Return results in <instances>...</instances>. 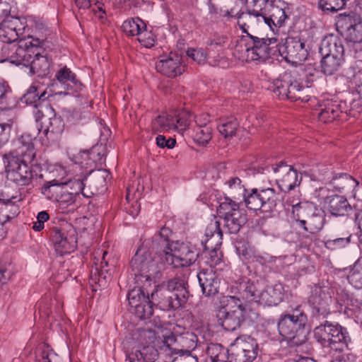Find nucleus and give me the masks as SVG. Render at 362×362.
<instances>
[{
	"mask_svg": "<svg viewBox=\"0 0 362 362\" xmlns=\"http://www.w3.org/2000/svg\"><path fill=\"white\" fill-rule=\"evenodd\" d=\"M291 14L289 4L284 0H265L264 6L259 10H252L242 13L238 16L243 21L241 27L247 33L245 27H256L267 25L272 30L282 27Z\"/></svg>",
	"mask_w": 362,
	"mask_h": 362,
	"instance_id": "nucleus-1",
	"label": "nucleus"
},
{
	"mask_svg": "<svg viewBox=\"0 0 362 362\" xmlns=\"http://www.w3.org/2000/svg\"><path fill=\"white\" fill-rule=\"evenodd\" d=\"M308 317L301 305L291 306L288 314L281 316L278 321V330L291 346H298L308 339V330L305 327Z\"/></svg>",
	"mask_w": 362,
	"mask_h": 362,
	"instance_id": "nucleus-2",
	"label": "nucleus"
},
{
	"mask_svg": "<svg viewBox=\"0 0 362 362\" xmlns=\"http://www.w3.org/2000/svg\"><path fill=\"white\" fill-rule=\"evenodd\" d=\"M189 296L187 283L184 279L175 277L161 285L151 293V297L156 300L158 298V304L163 310H176L183 307Z\"/></svg>",
	"mask_w": 362,
	"mask_h": 362,
	"instance_id": "nucleus-3",
	"label": "nucleus"
},
{
	"mask_svg": "<svg viewBox=\"0 0 362 362\" xmlns=\"http://www.w3.org/2000/svg\"><path fill=\"white\" fill-rule=\"evenodd\" d=\"M134 339L139 343L138 349L129 354L130 362H154L161 350L160 346L164 342L156 337V332L151 329L139 328L134 334Z\"/></svg>",
	"mask_w": 362,
	"mask_h": 362,
	"instance_id": "nucleus-4",
	"label": "nucleus"
},
{
	"mask_svg": "<svg viewBox=\"0 0 362 362\" xmlns=\"http://www.w3.org/2000/svg\"><path fill=\"white\" fill-rule=\"evenodd\" d=\"M150 240H146L139 247L130 262L131 269L135 276L136 284L151 286L158 273V267L148 249Z\"/></svg>",
	"mask_w": 362,
	"mask_h": 362,
	"instance_id": "nucleus-5",
	"label": "nucleus"
},
{
	"mask_svg": "<svg viewBox=\"0 0 362 362\" xmlns=\"http://www.w3.org/2000/svg\"><path fill=\"white\" fill-rule=\"evenodd\" d=\"M221 308L217 317L226 331L233 332L240 328L245 321V307L240 298L226 296L220 299Z\"/></svg>",
	"mask_w": 362,
	"mask_h": 362,
	"instance_id": "nucleus-6",
	"label": "nucleus"
},
{
	"mask_svg": "<svg viewBox=\"0 0 362 362\" xmlns=\"http://www.w3.org/2000/svg\"><path fill=\"white\" fill-rule=\"evenodd\" d=\"M199 255V251L194 245L178 240L168 243L164 251L165 262L174 268L190 267L197 261Z\"/></svg>",
	"mask_w": 362,
	"mask_h": 362,
	"instance_id": "nucleus-7",
	"label": "nucleus"
},
{
	"mask_svg": "<svg viewBox=\"0 0 362 362\" xmlns=\"http://www.w3.org/2000/svg\"><path fill=\"white\" fill-rule=\"evenodd\" d=\"M222 232L220 223L216 219H213L208 224L205 231V239L202 240V245L205 250H209L205 255L206 263L209 269L215 268L223 264V255L219 249L221 245Z\"/></svg>",
	"mask_w": 362,
	"mask_h": 362,
	"instance_id": "nucleus-8",
	"label": "nucleus"
},
{
	"mask_svg": "<svg viewBox=\"0 0 362 362\" xmlns=\"http://www.w3.org/2000/svg\"><path fill=\"white\" fill-rule=\"evenodd\" d=\"M31 40L26 42L21 40L18 44L8 43L1 48L2 61H8L16 65H26L30 62L32 54L35 53L34 48H37L44 39L30 37Z\"/></svg>",
	"mask_w": 362,
	"mask_h": 362,
	"instance_id": "nucleus-9",
	"label": "nucleus"
},
{
	"mask_svg": "<svg viewBox=\"0 0 362 362\" xmlns=\"http://www.w3.org/2000/svg\"><path fill=\"white\" fill-rule=\"evenodd\" d=\"M37 134L25 132L13 143V149L4 155V162L31 163L35 157L33 141Z\"/></svg>",
	"mask_w": 362,
	"mask_h": 362,
	"instance_id": "nucleus-10",
	"label": "nucleus"
},
{
	"mask_svg": "<svg viewBox=\"0 0 362 362\" xmlns=\"http://www.w3.org/2000/svg\"><path fill=\"white\" fill-rule=\"evenodd\" d=\"M243 199L250 210H259L262 213L272 211L279 201V194L272 188L261 190L253 189L247 195L245 193Z\"/></svg>",
	"mask_w": 362,
	"mask_h": 362,
	"instance_id": "nucleus-11",
	"label": "nucleus"
},
{
	"mask_svg": "<svg viewBox=\"0 0 362 362\" xmlns=\"http://www.w3.org/2000/svg\"><path fill=\"white\" fill-rule=\"evenodd\" d=\"M127 295V300L132 311L140 319L150 318L153 313L151 301L149 298L150 292L148 288L151 286L136 284Z\"/></svg>",
	"mask_w": 362,
	"mask_h": 362,
	"instance_id": "nucleus-12",
	"label": "nucleus"
},
{
	"mask_svg": "<svg viewBox=\"0 0 362 362\" xmlns=\"http://www.w3.org/2000/svg\"><path fill=\"white\" fill-rule=\"evenodd\" d=\"M314 336L317 341L324 346L341 344L340 349H343V346L346 347L350 341V337L345 328L328 321L315 328Z\"/></svg>",
	"mask_w": 362,
	"mask_h": 362,
	"instance_id": "nucleus-13",
	"label": "nucleus"
},
{
	"mask_svg": "<svg viewBox=\"0 0 362 362\" xmlns=\"http://www.w3.org/2000/svg\"><path fill=\"white\" fill-rule=\"evenodd\" d=\"M248 40H242L241 44L246 41L245 47L247 57L252 61H265L276 52V47L271 46L276 42V39L259 38L247 33Z\"/></svg>",
	"mask_w": 362,
	"mask_h": 362,
	"instance_id": "nucleus-14",
	"label": "nucleus"
},
{
	"mask_svg": "<svg viewBox=\"0 0 362 362\" xmlns=\"http://www.w3.org/2000/svg\"><path fill=\"white\" fill-rule=\"evenodd\" d=\"M229 362H252L257 356L258 345L250 336L237 337L230 346Z\"/></svg>",
	"mask_w": 362,
	"mask_h": 362,
	"instance_id": "nucleus-15",
	"label": "nucleus"
},
{
	"mask_svg": "<svg viewBox=\"0 0 362 362\" xmlns=\"http://www.w3.org/2000/svg\"><path fill=\"white\" fill-rule=\"evenodd\" d=\"M268 173L273 172L279 188L284 192H290L299 185L302 180L301 174L289 165L281 162L267 167Z\"/></svg>",
	"mask_w": 362,
	"mask_h": 362,
	"instance_id": "nucleus-16",
	"label": "nucleus"
},
{
	"mask_svg": "<svg viewBox=\"0 0 362 362\" xmlns=\"http://www.w3.org/2000/svg\"><path fill=\"white\" fill-rule=\"evenodd\" d=\"M197 337L191 332H187L180 335L169 337L164 339L161 350H164L166 354H191L197 345Z\"/></svg>",
	"mask_w": 362,
	"mask_h": 362,
	"instance_id": "nucleus-17",
	"label": "nucleus"
},
{
	"mask_svg": "<svg viewBox=\"0 0 362 362\" xmlns=\"http://www.w3.org/2000/svg\"><path fill=\"white\" fill-rule=\"evenodd\" d=\"M7 179L18 186H28L31 184L35 175L30 163L20 162H4Z\"/></svg>",
	"mask_w": 362,
	"mask_h": 362,
	"instance_id": "nucleus-18",
	"label": "nucleus"
},
{
	"mask_svg": "<svg viewBox=\"0 0 362 362\" xmlns=\"http://www.w3.org/2000/svg\"><path fill=\"white\" fill-rule=\"evenodd\" d=\"M329 297L322 287L314 286L308 300L312 308V315L317 318L326 317L329 313Z\"/></svg>",
	"mask_w": 362,
	"mask_h": 362,
	"instance_id": "nucleus-19",
	"label": "nucleus"
},
{
	"mask_svg": "<svg viewBox=\"0 0 362 362\" xmlns=\"http://www.w3.org/2000/svg\"><path fill=\"white\" fill-rule=\"evenodd\" d=\"M52 240L56 252L60 255L69 253L76 247L77 238L74 229L65 233L62 229L54 228L52 233Z\"/></svg>",
	"mask_w": 362,
	"mask_h": 362,
	"instance_id": "nucleus-20",
	"label": "nucleus"
},
{
	"mask_svg": "<svg viewBox=\"0 0 362 362\" xmlns=\"http://www.w3.org/2000/svg\"><path fill=\"white\" fill-rule=\"evenodd\" d=\"M283 52L285 54V59L292 64H300L308 56L305 42L294 38L286 40Z\"/></svg>",
	"mask_w": 362,
	"mask_h": 362,
	"instance_id": "nucleus-21",
	"label": "nucleus"
},
{
	"mask_svg": "<svg viewBox=\"0 0 362 362\" xmlns=\"http://www.w3.org/2000/svg\"><path fill=\"white\" fill-rule=\"evenodd\" d=\"M345 25V37L349 42L360 43L362 42V21L356 18L355 13L341 16L339 21Z\"/></svg>",
	"mask_w": 362,
	"mask_h": 362,
	"instance_id": "nucleus-22",
	"label": "nucleus"
},
{
	"mask_svg": "<svg viewBox=\"0 0 362 362\" xmlns=\"http://www.w3.org/2000/svg\"><path fill=\"white\" fill-rule=\"evenodd\" d=\"M156 70L168 77H175L184 71L181 66V57L170 52L169 56L160 59L156 65Z\"/></svg>",
	"mask_w": 362,
	"mask_h": 362,
	"instance_id": "nucleus-23",
	"label": "nucleus"
},
{
	"mask_svg": "<svg viewBox=\"0 0 362 362\" xmlns=\"http://www.w3.org/2000/svg\"><path fill=\"white\" fill-rule=\"evenodd\" d=\"M44 39L43 42L40 43L37 48H34L35 53L32 54L30 62H28L25 66H30V71L33 74H37L39 77H43L49 74L50 63L47 57L42 55L40 52L42 47L44 46L46 37H40Z\"/></svg>",
	"mask_w": 362,
	"mask_h": 362,
	"instance_id": "nucleus-24",
	"label": "nucleus"
},
{
	"mask_svg": "<svg viewBox=\"0 0 362 362\" xmlns=\"http://www.w3.org/2000/svg\"><path fill=\"white\" fill-rule=\"evenodd\" d=\"M197 279L204 295L209 297L218 293L219 280L213 269L202 270Z\"/></svg>",
	"mask_w": 362,
	"mask_h": 362,
	"instance_id": "nucleus-25",
	"label": "nucleus"
},
{
	"mask_svg": "<svg viewBox=\"0 0 362 362\" xmlns=\"http://www.w3.org/2000/svg\"><path fill=\"white\" fill-rule=\"evenodd\" d=\"M320 52L322 56H330L344 60V45L342 41L337 37L325 38L321 43Z\"/></svg>",
	"mask_w": 362,
	"mask_h": 362,
	"instance_id": "nucleus-26",
	"label": "nucleus"
},
{
	"mask_svg": "<svg viewBox=\"0 0 362 362\" xmlns=\"http://www.w3.org/2000/svg\"><path fill=\"white\" fill-rule=\"evenodd\" d=\"M262 284L258 281H243L239 284L238 294L235 296L240 298L243 303L246 302H257L259 303Z\"/></svg>",
	"mask_w": 362,
	"mask_h": 362,
	"instance_id": "nucleus-27",
	"label": "nucleus"
},
{
	"mask_svg": "<svg viewBox=\"0 0 362 362\" xmlns=\"http://www.w3.org/2000/svg\"><path fill=\"white\" fill-rule=\"evenodd\" d=\"M315 211H317L316 206L308 202H299L292 206L293 218L296 226L299 228L304 227L305 220Z\"/></svg>",
	"mask_w": 362,
	"mask_h": 362,
	"instance_id": "nucleus-28",
	"label": "nucleus"
},
{
	"mask_svg": "<svg viewBox=\"0 0 362 362\" xmlns=\"http://www.w3.org/2000/svg\"><path fill=\"white\" fill-rule=\"evenodd\" d=\"M284 288L281 284L268 286L265 290L261 288L259 303L265 305H276L283 298Z\"/></svg>",
	"mask_w": 362,
	"mask_h": 362,
	"instance_id": "nucleus-29",
	"label": "nucleus"
},
{
	"mask_svg": "<svg viewBox=\"0 0 362 362\" xmlns=\"http://www.w3.org/2000/svg\"><path fill=\"white\" fill-rule=\"evenodd\" d=\"M19 23L18 18L4 21L0 23V41L4 43H12L18 40L19 37L17 25Z\"/></svg>",
	"mask_w": 362,
	"mask_h": 362,
	"instance_id": "nucleus-30",
	"label": "nucleus"
},
{
	"mask_svg": "<svg viewBox=\"0 0 362 362\" xmlns=\"http://www.w3.org/2000/svg\"><path fill=\"white\" fill-rule=\"evenodd\" d=\"M55 77L66 90L78 91L81 90V83L76 79L75 74L66 66L60 69L57 72Z\"/></svg>",
	"mask_w": 362,
	"mask_h": 362,
	"instance_id": "nucleus-31",
	"label": "nucleus"
},
{
	"mask_svg": "<svg viewBox=\"0 0 362 362\" xmlns=\"http://www.w3.org/2000/svg\"><path fill=\"white\" fill-rule=\"evenodd\" d=\"M239 122L234 116L223 117L219 119L217 129L226 139H230L236 135Z\"/></svg>",
	"mask_w": 362,
	"mask_h": 362,
	"instance_id": "nucleus-32",
	"label": "nucleus"
},
{
	"mask_svg": "<svg viewBox=\"0 0 362 362\" xmlns=\"http://www.w3.org/2000/svg\"><path fill=\"white\" fill-rule=\"evenodd\" d=\"M224 226L230 233H237L241 227L247 222L245 211H236L233 214L223 218Z\"/></svg>",
	"mask_w": 362,
	"mask_h": 362,
	"instance_id": "nucleus-33",
	"label": "nucleus"
},
{
	"mask_svg": "<svg viewBox=\"0 0 362 362\" xmlns=\"http://www.w3.org/2000/svg\"><path fill=\"white\" fill-rule=\"evenodd\" d=\"M46 90H42L37 83H33L22 96L21 100L27 105H34L35 107H37L38 101L49 98V95L46 96Z\"/></svg>",
	"mask_w": 362,
	"mask_h": 362,
	"instance_id": "nucleus-34",
	"label": "nucleus"
},
{
	"mask_svg": "<svg viewBox=\"0 0 362 362\" xmlns=\"http://www.w3.org/2000/svg\"><path fill=\"white\" fill-rule=\"evenodd\" d=\"M329 210L334 216H345L351 210V207L345 197L335 195L329 201Z\"/></svg>",
	"mask_w": 362,
	"mask_h": 362,
	"instance_id": "nucleus-35",
	"label": "nucleus"
},
{
	"mask_svg": "<svg viewBox=\"0 0 362 362\" xmlns=\"http://www.w3.org/2000/svg\"><path fill=\"white\" fill-rule=\"evenodd\" d=\"M20 209L18 204L11 199L0 200V221L4 223L17 216Z\"/></svg>",
	"mask_w": 362,
	"mask_h": 362,
	"instance_id": "nucleus-36",
	"label": "nucleus"
},
{
	"mask_svg": "<svg viewBox=\"0 0 362 362\" xmlns=\"http://www.w3.org/2000/svg\"><path fill=\"white\" fill-rule=\"evenodd\" d=\"M206 354L211 362H227L229 361V349H226L220 344H210L206 348Z\"/></svg>",
	"mask_w": 362,
	"mask_h": 362,
	"instance_id": "nucleus-37",
	"label": "nucleus"
},
{
	"mask_svg": "<svg viewBox=\"0 0 362 362\" xmlns=\"http://www.w3.org/2000/svg\"><path fill=\"white\" fill-rule=\"evenodd\" d=\"M321 108L318 113L320 120L324 122H331L339 116L341 112L337 104L332 101H327L323 105H320Z\"/></svg>",
	"mask_w": 362,
	"mask_h": 362,
	"instance_id": "nucleus-38",
	"label": "nucleus"
},
{
	"mask_svg": "<svg viewBox=\"0 0 362 362\" xmlns=\"http://www.w3.org/2000/svg\"><path fill=\"white\" fill-rule=\"evenodd\" d=\"M87 180L86 175H79L77 177H74L64 182V185L71 189V192L74 195H78L81 194L85 197H90L91 192H86V182Z\"/></svg>",
	"mask_w": 362,
	"mask_h": 362,
	"instance_id": "nucleus-39",
	"label": "nucleus"
},
{
	"mask_svg": "<svg viewBox=\"0 0 362 362\" xmlns=\"http://www.w3.org/2000/svg\"><path fill=\"white\" fill-rule=\"evenodd\" d=\"M305 226L301 228L310 234H315L322 228L324 225V217L317 209V211H315V213L310 215L308 219L305 220Z\"/></svg>",
	"mask_w": 362,
	"mask_h": 362,
	"instance_id": "nucleus-40",
	"label": "nucleus"
},
{
	"mask_svg": "<svg viewBox=\"0 0 362 362\" xmlns=\"http://www.w3.org/2000/svg\"><path fill=\"white\" fill-rule=\"evenodd\" d=\"M152 129L156 132H165L175 129V117L168 115L158 116L152 122Z\"/></svg>",
	"mask_w": 362,
	"mask_h": 362,
	"instance_id": "nucleus-41",
	"label": "nucleus"
},
{
	"mask_svg": "<svg viewBox=\"0 0 362 362\" xmlns=\"http://www.w3.org/2000/svg\"><path fill=\"white\" fill-rule=\"evenodd\" d=\"M225 184L228 187V194L233 199H240L247 192L240 179L237 177L230 178Z\"/></svg>",
	"mask_w": 362,
	"mask_h": 362,
	"instance_id": "nucleus-42",
	"label": "nucleus"
},
{
	"mask_svg": "<svg viewBox=\"0 0 362 362\" xmlns=\"http://www.w3.org/2000/svg\"><path fill=\"white\" fill-rule=\"evenodd\" d=\"M236 199L233 200L231 198L225 197L223 200L219 202L217 207V211L221 216L223 218L228 215L233 214L234 212L241 211L244 209H240L239 204L236 202Z\"/></svg>",
	"mask_w": 362,
	"mask_h": 362,
	"instance_id": "nucleus-43",
	"label": "nucleus"
},
{
	"mask_svg": "<svg viewBox=\"0 0 362 362\" xmlns=\"http://www.w3.org/2000/svg\"><path fill=\"white\" fill-rule=\"evenodd\" d=\"M343 62L333 57L323 56L321 60L322 71L326 75H332L339 70Z\"/></svg>",
	"mask_w": 362,
	"mask_h": 362,
	"instance_id": "nucleus-44",
	"label": "nucleus"
},
{
	"mask_svg": "<svg viewBox=\"0 0 362 362\" xmlns=\"http://www.w3.org/2000/svg\"><path fill=\"white\" fill-rule=\"evenodd\" d=\"M347 279L356 288H362V257L354 263L347 276Z\"/></svg>",
	"mask_w": 362,
	"mask_h": 362,
	"instance_id": "nucleus-45",
	"label": "nucleus"
},
{
	"mask_svg": "<svg viewBox=\"0 0 362 362\" xmlns=\"http://www.w3.org/2000/svg\"><path fill=\"white\" fill-rule=\"evenodd\" d=\"M145 23L140 18L126 20L122 25V30L130 36H136L141 29L146 28Z\"/></svg>",
	"mask_w": 362,
	"mask_h": 362,
	"instance_id": "nucleus-46",
	"label": "nucleus"
},
{
	"mask_svg": "<svg viewBox=\"0 0 362 362\" xmlns=\"http://www.w3.org/2000/svg\"><path fill=\"white\" fill-rule=\"evenodd\" d=\"M193 139L201 146L206 145L212 138L213 127H195L194 130Z\"/></svg>",
	"mask_w": 362,
	"mask_h": 362,
	"instance_id": "nucleus-47",
	"label": "nucleus"
},
{
	"mask_svg": "<svg viewBox=\"0 0 362 362\" xmlns=\"http://www.w3.org/2000/svg\"><path fill=\"white\" fill-rule=\"evenodd\" d=\"M227 43V37L225 36H218L210 39L207 43L209 54L213 57H219L220 53L223 50Z\"/></svg>",
	"mask_w": 362,
	"mask_h": 362,
	"instance_id": "nucleus-48",
	"label": "nucleus"
},
{
	"mask_svg": "<svg viewBox=\"0 0 362 362\" xmlns=\"http://www.w3.org/2000/svg\"><path fill=\"white\" fill-rule=\"evenodd\" d=\"M11 89L8 83L0 80V110L10 109L13 105L11 101Z\"/></svg>",
	"mask_w": 362,
	"mask_h": 362,
	"instance_id": "nucleus-49",
	"label": "nucleus"
},
{
	"mask_svg": "<svg viewBox=\"0 0 362 362\" xmlns=\"http://www.w3.org/2000/svg\"><path fill=\"white\" fill-rule=\"evenodd\" d=\"M354 182L355 180L346 173H341L339 177H333L331 183L336 189L341 191L352 187Z\"/></svg>",
	"mask_w": 362,
	"mask_h": 362,
	"instance_id": "nucleus-50",
	"label": "nucleus"
},
{
	"mask_svg": "<svg viewBox=\"0 0 362 362\" xmlns=\"http://www.w3.org/2000/svg\"><path fill=\"white\" fill-rule=\"evenodd\" d=\"M349 0H320L319 7L323 11L336 12L342 9Z\"/></svg>",
	"mask_w": 362,
	"mask_h": 362,
	"instance_id": "nucleus-51",
	"label": "nucleus"
},
{
	"mask_svg": "<svg viewBox=\"0 0 362 362\" xmlns=\"http://www.w3.org/2000/svg\"><path fill=\"white\" fill-rule=\"evenodd\" d=\"M289 81L288 78H283L280 80H276L272 86L273 92L281 97L282 98H287L289 90Z\"/></svg>",
	"mask_w": 362,
	"mask_h": 362,
	"instance_id": "nucleus-52",
	"label": "nucleus"
},
{
	"mask_svg": "<svg viewBox=\"0 0 362 362\" xmlns=\"http://www.w3.org/2000/svg\"><path fill=\"white\" fill-rule=\"evenodd\" d=\"M351 235H349L345 238H336L334 239H328L325 242L326 248L334 250L345 247L351 242Z\"/></svg>",
	"mask_w": 362,
	"mask_h": 362,
	"instance_id": "nucleus-53",
	"label": "nucleus"
},
{
	"mask_svg": "<svg viewBox=\"0 0 362 362\" xmlns=\"http://www.w3.org/2000/svg\"><path fill=\"white\" fill-rule=\"evenodd\" d=\"M136 36L139 42L145 47L150 48L155 44V35L146 28L141 29Z\"/></svg>",
	"mask_w": 362,
	"mask_h": 362,
	"instance_id": "nucleus-54",
	"label": "nucleus"
},
{
	"mask_svg": "<svg viewBox=\"0 0 362 362\" xmlns=\"http://www.w3.org/2000/svg\"><path fill=\"white\" fill-rule=\"evenodd\" d=\"M12 124V119H9L8 122L0 123V148L8 142Z\"/></svg>",
	"mask_w": 362,
	"mask_h": 362,
	"instance_id": "nucleus-55",
	"label": "nucleus"
},
{
	"mask_svg": "<svg viewBox=\"0 0 362 362\" xmlns=\"http://www.w3.org/2000/svg\"><path fill=\"white\" fill-rule=\"evenodd\" d=\"M187 55L198 64H204L206 59L207 53L202 48L189 49Z\"/></svg>",
	"mask_w": 362,
	"mask_h": 362,
	"instance_id": "nucleus-56",
	"label": "nucleus"
},
{
	"mask_svg": "<svg viewBox=\"0 0 362 362\" xmlns=\"http://www.w3.org/2000/svg\"><path fill=\"white\" fill-rule=\"evenodd\" d=\"M190 117L191 115L187 112L179 115L177 118H175V129H177L180 131L185 130L189 126Z\"/></svg>",
	"mask_w": 362,
	"mask_h": 362,
	"instance_id": "nucleus-57",
	"label": "nucleus"
},
{
	"mask_svg": "<svg viewBox=\"0 0 362 362\" xmlns=\"http://www.w3.org/2000/svg\"><path fill=\"white\" fill-rule=\"evenodd\" d=\"M107 255L106 251L103 252V260L100 263V269L99 270L98 267H95L94 269H92L91 270V276L98 275V281L99 283L101 281L102 278L105 279L106 276L104 274L105 272H107L106 269H105V267H107V262L105 260V257Z\"/></svg>",
	"mask_w": 362,
	"mask_h": 362,
	"instance_id": "nucleus-58",
	"label": "nucleus"
},
{
	"mask_svg": "<svg viewBox=\"0 0 362 362\" xmlns=\"http://www.w3.org/2000/svg\"><path fill=\"white\" fill-rule=\"evenodd\" d=\"M156 144L160 148L167 147L168 148H173L176 144V140L171 137L166 139L163 135H158L156 138Z\"/></svg>",
	"mask_w": 362,
	"mask_h": 362,
	"instance_id": "nucleus-59",
	"label": "nucleus"
},
{
	"mask_svg": "<svg viewBox=\"0 0 362 362\" xmlns=\"http://www.w3.org/2000/svg\"><path fill=\"white\" fill-rule=\"evenodd\" d=\"M49 216L46 211H40L37 216V221L33 223V228L35 231H40L44 228V223L49 220Z\"/></svg>",
	"mask_w": 362,
	"mask_h": 362,
	"instance_id": "nucleus-60",
	"label": "nucleus"
},
{
	"mask_svg": "<svg viewBox=\"0 0 362 362\" xmlns=\"http://www.w3.org/2000/svg\"><path fill=\"white\" fill-rule=\"evenodd\" d=\"M76 195L66 190L62 192L58 197L57 201L59 205H70L75 202Z\"/></svg>",
	"mask_w": 362,
	"mask_h": 362,
	"instance_id": "nucleus-61",
	"label": "nucleus"
},
{
	"mask_svg": "<svg viewBox=\"0 0 362 362\" xmlns=\"http://www.w3.org/2000/svg\"><path fill=\"white\" fill-rule=\"evenodd\" d=\"M58 356L49 347L45 348L41 353L40 362H58Z\"/></svg>",
	"mask_w": 362,
	"mask_h": 362,
	"instance_id": "nucleus-62",
	"label": "nucleus"
},
{
	"mask_svg": "<svg viewBox=\"0 0 362 362\" xmlns=\"http://www.w3.org/2000/svg\"><path fill=\"white\" fill-rule=\"evenodd\" d=\"M194 119L197 124L196 127H210L209 124L211 122V117L208 113H201L199 115H196Z\"/></svg>",
	"mask_w": 362,
	"mask_h": 362,
	"instance_id": "nucleus-63",
	"label": "nucleus"
},
{
	"mask_svg": "<svg viewBox=\"0 0 362 362\" xmlns=\"http://www.w3.org/2000/svg\"><path fill=\"white\" fill-rule=\"evenodd\" d=\"M300 86H301V84L298 81H291L290 80L289 81V90L288 91V94L287 95V99L293 100V96L296 95L297 91L298 92L300 91Z\"/></svg>",
	"mask_w": 362,
	"mask_h": 362,
	"instance_id": "nucleus-64",
	"label": "nucleus"
}]
</instances>
